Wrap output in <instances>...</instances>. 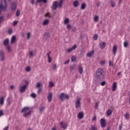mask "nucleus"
Instances as JSON below:
<instances>
[{"instance_id": "1", "label": "nucleus", "mask_w": 130, "mask_h": 130, "mask_svg": "<svg viewBox=\"0 0 130 130\" xmlns=\"http://www.w3.org/2000/svg\"><path fill=\"white\" fill-rule=\"evenodd\" d=\"M95 77L98 80L102 81L105 77V72L102 68H99L96 71Z\"/></svg>"}, {"instance_id": "2", "label": "nucleus", "mask_w": 130, "mask_h": 130, "mask_svg": "<svg viewBox=\"0 0 130 130\" xmlns=\"http://www.w3.org/2000/svg\"><path fill=\"white\" fill-rule=\"evenodd\" d=\"M29 109H30V108L28 107H25L21 110V113H23L22 115L23 117H28V116L31 115L32 111H29Z\"/></svg>"}, {"instance_id": "3", "label": "nucleus", "mask_w": 130, "mask_h": 130, "mask_svg": "<svg viewBox=\"0 0 130 130\" xmlns=\"http://www.w3.org/2000/svg\"><path fill=\"white\" fill-rule=\"evenodd\" d=\"M63 2V0H60L59 3L57 2V1L54 2L52 5L53 9L54 10H56L57 8H61Z\"/></svg>"}, {"instance_id": "4", "label": "nucleus", "mask_w": 130, "mask_h": 130, "mask_svg": "<svg viewBox=\"0 0 130 130\" xmlns=\"http://www.w3.org/2000/svg\"><path fill=\"white\" fill-rule=\"evenodd\" d=\"M8 7V4H7L6 0H2L1 5H0V15L2 14V11H7V8Z\"/></svg>"}, {"instance_id": "5", "label": "nucleus", "mask_w": 130, "mask_h": 130, "mask_svg": "<svg viewBox=\"0 0 130 130\" xmlns=\"http://www.w3.org/2000/svg\"><path fill=\"white\" fill-rule=\"evenodd\" d=\"M59 98L61 101H63L64 99L69 100L70 98V95L67 94H64V93L62 92L59 96Z\"/></svg>"}, {"instance_id": "6", "label": "nucleus", "mask_w": 130, "mask_h": 130, "mask_svg": "<svg viewBox=\"0 0 130 130\" xmlns=\"http://www.w3.org/2000/svg\"><path fill=\"white\" fill-rule=\"evenodd\" d=\"M81 106V98H77L75 103L76 108H79Z\"/></svg>"}, {"instance_id": "7", "label": "nucleus", "mask_w": 130, "mask_h": 130, "mask_svg": "<svg viewBox=\"0 0 130 130\" xmlns=\"http://www.w3.org/2000/svg\"><path fill=\"white\" fill-rule=\"evenodd\" d=\"M4 45L7 46V49L8 51L10 52V51H11V48H10V46H9V39H5L4 42Z\"/></svg>"}, {"instance_id": "8", "label": "nucleus", "mask_w": 130, "mask_h": 130, "mask_svg": "<svg viewBox=\"0 0 130 130\" xmlns=\"http://www.w3.org/2000/svg\"><path fill=\"white\" fill-rule=\"evenodd\" d=\"M26 89H27V85H24L20 87V93H23L26 91Z\"/></svg>"}, {"instance_id": "9", "label": "nucleus", "mask_w": 130, "mask_h": 130, "mask_svg": "<svg viewBox=\"0 0 130 130\" xmlns=\"http://www.w3.org/2000/svg\"><path fill=\"white\" fill-rule=\"evenodd\" d=\"M100 122H101V125L102 127L103 128L106 126V121H105V119L103 118L101 119L100 120Z\"/></svg>"}, {"instance_id": "10", "label": "nucleus", "mask_w": 130, "mask_h": 130, "mask_svg": "<svg viewBox=\"0 0 130 130\" xmlns=\"http://www.w3.org/2000/svg\"><path fill=\"white\" fill-rule=\"evenodd\" d=\"M99 45L101 49H104L105 46H106V43L105 42H101Z\"/></svg>"}, {"instance_id": "11", "label": "nucleus", "mask_w": 130, "mask_h": 130, "mask_svg": "<svg viewBox=\"0 0 130 130\" xmlns=\"http://www.w3.org/2000/svg\"><path fill=\"white\" fill-rule=\"evenodd\" d=\"M0 57L1 61H4L5 60V53L3 50L0 51Z\"/></svg>"}, {"instance_id": "12", "label": "nucleus", "mask_w": 130, "mask_h": 130, "mask_svg": "<svg viewBox=\"0 0 130 130\" xmlns=\"http://www.w3.org/2000/svg\"><path fill=\"white\" fill-rule=\"evenodd\" d=\"M77 48V45H74L72 47L69 48L67 50V51L69 53L72 52L74 50V49H76Z\"/></svg>"}, {"instance_id": "13", "label": "nucleus", "mask_w": 130, "mask_h": 130, "mask_svg": "<svg viewBox=\"0 0 130 130\" xmlns=\"http://www.w3.org/2000/svg\"><path fill=\"white\" fill-rule=\"evenodd\" d=\"M47 99L48 102H51V100H52V92H49L47 96Z\"/></svg>"}, {"instance_id": "14", "label": "nucleus", "mask_w": 130, "mask_h": 130, "mask_svg": "<svg viewBox=\"0 0 130 130\" xmlns=\"http://www.w3.org/2000/svg\"><path fill=\"white\" fill-rule=\"evenodd\" d=\"M117 52V46L115 45L113 47V52L114 53V55H116V52Z\"/></svg>"}, {"instance_id": "15", "label": "nucleus", "mask_w": 130, "mask_h": 130, "mask_svg": "<svg viewBox=\"0 0 130 130\" xmlns=\"http://www.w3.org/2000/svg\"><path fill=\"white\" fill-rule=\"evenodd\" d=\"M117 88V84L116 83V82H114L112 85V91H115Z\"/></svg>"}, {"instance_id": "16", "label": "nucleus", "mask_w": 130, "mask_h": 130, "mask_svg": "<svg viewBox=\"0 0 130 130\" xmlns=\"http://www.w3.org/2000/svg\"><path fill=\"white\" fill-rule=\"evenodd\" d=\"M50 53H51V52L50 51L47 53V55L48 56V62H49V63H51V58L50 57Z\"/></svg>"}, {"instance_id": "17", "label": "nucleus", "mask_w": 130, "mask_h": 130, "mask_svg": "<svg viewBox=\"0 0 130 130\" xmlns=\"http://www.w3.org/2000/svg\"><path fill=\"white\" fill-rule=\"evenodd\" d=\"M49 24V19H45L42 23L43 26H46Z\"/></svg>"}, {"instance_id": "18", "label": "nucleus", "mask_w": 130, "mask_h": 130, "mask_svg": "<svg viewBox=\"0 0 130 130\" xmlns=\"http://www.w3.org/2000/svg\"><path fill=\"white\" fill-rule=\"evenodd\" d=\"M78 117L79 119H82L84 117V113L83 112H79L78 113Z\"/></svg>"}, {"instance_id": "19", "label": "nucleus", "mask_w": 130, "mask_h": 130, "mask_svg": "<svg viewBox=\"0 0 130 130\" xmlns=\"http://www.w3.org/2000/svg\"><path fill=\"white\" fill-rule=\"evenodd\" d=\"M73 6L74 7V8H78V7H79V1L77 0L74 1L73 2Z\"/></svg>"}, {"instance_id": "20", "label": "nucleus", "mask_w": 130, "mask_h": 130, "mask_svg": "<svg viewBox=\"0 0 130 130\" xmlns=\"http://www.w3.org/2000/svg\"><path fill=\"white\" fill-rule=\"evenodd\" d=\"M16 8H17V4H16V3H13L11 7L12 11H14L16 10Z\"/></svg>"}, {"instance_id": "21", "label": "nucleus", "mask_w": 130, "mask_h": 130, "mask_svg": "<svg viewBox=\"0 0 130 130\" xmlns=\"http://www.w3.org/2000/svg\"><path fill=\"white\" fill-rule=\"evenodd\" d=\"M70 23V19H69V18H66L63 21V24L64 25H68Z\"/></svg>"}, {"instance_id": "22", "label": "nucleus", "mask_w": 130, "mask_h": 130, "mask_svg": "<svg viewBox=\"0 0 130 130\" xmlns=\"http://www.w3.org/2000/svg\"><path fill=\"white\" fill-rule=\"evenodd\" d=\"M94 54V50L91 51L90 52H89L87 54V56H88V57H91V56H92V55H93Z\"/></svg>"}, {"instance_id": "23", "label": "nucleus", "mask_w": 130, "mask_h": 130, "mask_svg": "<svg viewBox=\"0 0 130 130\" xmlns=\"http://www.w3.org/2000/svg\"><path fill=\"white\" fill-rule=\"evenodd\" d=\"M5 102V98L4 96H2L0 98V104L1 105H4V103Z\"/></svg>"}, {"instance_id": "24", "label": "nucleus", "mask_w": 130, "mask_h": 130, "mask_svg": "<svg viewBox=\"0 0 130 130\" xmlns=\"http://www.w3.org/2000/svg\"><path fill=\"white\" fill-rule=\"evenodd\" d=\"M78 72H79V74H80V75H82V74H83V67H82V66H79Z\"/></svg>"}, {"instance_id": "25", "label": "nucleus", "mask_w": 130, "mask_h": 130, "mask_svg": "<svg viewBox=\"0 0 130 130\" xmlns=\"http://www.w3.org/2000/svg\"><path fill=\"white\" fill-rule=\"evenodd\" d=\"M60 125H61L62 128L64 129V128H67V126L68 124H63V122H60Z\"/></svg>"}, {"instance_id": "26", "label": "nucleus", "mask_w": 130, "mask_h": 130, "mask_svg": "<svg viewBox=\"0 0 130 130\" xmlns=\"http://www.w3.org/2000/svg\"><path fill=\"white\" fill-rule=\"evenodd\" d=\"M50 37V34L49 32H46L44 35L45 39H47V38H49Z\"/></svg>"}, {"instance_id": "27", "label": "nucleus", "mask_w": 130, "mask_h": 130, "mask_svg": "<svg viewBox=\"0 0 130 130\" xmlns=\"http://www.w3.org/2000/svg\"><path fill=\"white\" fill-rule=\"evenodd\" d=\"M106 114L108 116L111 115V114H112V110H108V111L106 112Z\"/></svg>"}, {"instance_id": "28", "label": "nucleus", "mask_w": 130, "mask_h": 130, "mask_svg": "<svg viewBox=\"0 0 130 130\" xmlns=\"http://www.w3.org/2000/svg\"><path fill=\"white\" fill-rule=\"evenodd\" d=\"M15 41H16V36H13L11 38V43L13 44V43H15Z\"/></svg>"}, {"instance_id": "29", "label": "nucleus", "mask_w": 130, "mask_h": 130, "mask_svg": "<svg viewBox=\"0 0 130 130\" xmlns=\"http://www.w3.org/2000/svg\"><path fill=\"white\" fill-rule=\"evenodd\" d=\"M45 109V107H44V106L41 107L39 109L40 113H41V112H43V111H44Z\"/></svg>"}, {"instance_id": "30", "label": "nucleus", "mask_w": 130, "mask_h": 130, "mask_svg": "<svg viewBox=\"0 0 130 130\" xmlns=\"http://www.w3.org/2000/svg\"><path fill=\"white\" fill-rule=\"evenodd\" d=\"M81 10H85V9H86V4L82 3L81 4Z\"/></svg>"}, {"instance_id": "31", "label": "nucleus", "mask_w": 130, "mask_h": 130, "mask_svg": "<svg viewBox=\"0 0 130 130\" xmlns=\"http://www.w3.org/2000/svg\"><path fill=\"white\" fill-rule=\"evenodd\" d=\"M48 0H37L38 3H43L44 4H46Z\"/></svg>"}, {"instance_id": "32", "label": "nucleus", "mask_w": 130, "mask_h": 130, "mask_svg": "<svg viewBox=\"0 0 130 130\" xmlns=\"http://www.w3.org/2000/svg\"><path fill=\"white\" fill-rule=\"evenodd\" d=\"M53 86H54V83H53V82H52V81L49 82V88H52V87H53Z\"/></svg>"}, {"instance_id": "33", "label": "nucleus", "mask_w": 130, "mask_h": 130, "mask_svg": "<svg viewBox=\"0 0 130 130\" xmlns=\"http://www.w3.org/2000/svg\"><path fill=\"white\" fill-rule=\"evenodd\" d=\"M110 4L112 8H114V7H115V3H114V1H113V0L111 1Z\"/></svg>"}, {"instance_id": "34", "label": "nucleus", "mask_w": 130, "mask_h": 130, "mask_svg": "<svg viewBox=\"0 0 130 130\" xmlns=\"http://www.w3.org/2000/svg\"><path fill=\"white\" fill-rule=\"evenodd\" d=\"M29 55V57L31 58V57H33V56H34V53H33V52L32 51H30L29 52V53H28Z\"/></svg>"}, {"instance_id": "35", "label": "nucleus", "mask_w": 130, "mask_h": 130, "mask_svg": "<svg viewBox=\"0 0 130 130\" xmlns=\"http://www.w3.org/2000/svg\"><path fill=\"white\" fill-rule=\"evenodd\" d=\"M99 20V16H95L94 18V22H98V21Z\"/></svg>"}, {"instance_id": "36", "label": "nucleus", "mask_w": 130, "mask_h": 130, "mask_svg": "<svg viewBox=\"0 0 130 130\" xmlns=\"http://www.w3.org/2000/svg\"><path fill=\"white\" fill-rule=\"evenodd\" d=\"M42 86V84H41V83L38 82L37 83L36 88H40Z\"/></svg>"}, {"instance_id": "37", "label": "nucleus", "mask_w": 130, "mask_h": 130, "mask_svg": "<svg viewBox=\"0 0 130 130\" xmlns=\"http://www.w3.org/2000/svg\"><path fill=\"white\" fill-rule=\"evenodd\" d=\"M30 37H31V32H28L27 33V39H30Z\"/></svg>"}, {"instance_id": "38", "label": "nucleus", "mask_w": 130, "mask_h": 130, "mask_svg": "<svg viewBox=\"0 0 130 130\" xmlns=\"http://www.w3.org/2000/svg\"><path fill=\"white\" fill-rule=\"evenodd\" d=\"M97 127L95 126L94 125L93 126H91V128H90V130H97Z\"/></svg>"}, {"instance_id": "39", "label": "nucleus", "mask_w": 130, "mask_h": 130, "mask_svg": "<svg viewBox=\"0 0 130 130\" xmlns=\"http://www.w3.org/2000/svg\"><path fill=\"white\" fill-rule=\"evenodd\" d=\"M93 39H94V40H97V39H98V35L95 34L93 36Z\"/></svg>"}, {"instance_id": "40", "label": "nucleus", "mask_w": 130, "mask_h": 130, "mask_svg": "<svg viewBox=\"0 0 130 130\" xmlns=\"http://www.w3.org/2000/svg\"><path fill=\"white\" fill-rule=\"evenodd\" d=\"M77 59V58L75 56H72V58H71V61L74 62L75 60Z\"/></svg>"}, {"instance_id": "41", "label": "nucleus", "mask_w": 130, "mask_h": 130, "mask_svg": "<svg viewBox=\"0 0 130 130\" xmlns=\"http://www.w3.org/2000/svg\"><path fill=\"white\" fill-rule=\"evenodd\" d=\"M30 71H31V68H30V67H27L25 69L26 72H30Z\"/></svg>"}, {"instance_id": "42", "label": "nucleus", "mask_w": 130, "mask_h": 130, "mask_svg": "<svg viewBox=\"0 0 130 130\" xmlns=\"http://www.w3.org/2000/svg\"><path fill=\"white\" fill-rule=\"evenodd\" d=\"M125 117L126 119H128V118H129V114L126 113L125 115Z\"/></svg>"}, {"instance_id": "43", "label": "nucleus", "mask_w": 130, "mask_h": 130, "mask_svg": "<svg viewBox=\"0 0 130 130\" xmlns=\"http://www.w3.org/2000/svg\"><path fill=\"white\" fill-rule=\"evenodd\" d=\"M67 28L68 30H71V29H72V26L68 24L67 25Z\"/></svg>"}, {"instance_id": "44", "label": "nucleus", "mask_w": 130, "mask_h": 130, "mask_svg": "<svg viewBox=\"0 0 130 130\" xmlns=\"http://www.w3.org/2000/svg\"><path fill=\"white\" fill-rule=\"evenodd\" d=\"M12 33H13V29L12 28H9L8 29V34H12Z\"/></svg>"}, {"instance_id": "45", "label": "nucleus", "mask_w": 130, "mask_h": 130, "mask_svg": "<svg viewBox=\"0 0 130 130\" xmlns=\"http://www.w3.org/2000/svg\"><path fill=\"white\" fill-rule=\"evenodd\" d=\"M57 64L56 63H55L53 66V70H55L57 69Z\"/></svg>"}, {"instance_id": "46", "label": "nucleus", "mask_w": 130, "mask_h": 130, "mask_svg": "<svg viewBox=\"0 0 130 130\" xmlns=\"http://www.w3.org/2000/svg\"><path fill=\"white\" fill-rule=\"evenodd\" d=\"M31 97H32V98H36V94L34 93H32L30 94Z\"/></svg>"}, {"instance_id": "47", "label": "nucleus", "mask_w": 130, "mask_h": 130, "mask_svg": "<svg viewBox=\"0 0 130 130\" xmlns=\"http://www.w3.org/2000/svg\"><path fill=\"white\" fill-rule=\"evenodd\" d=\"M106 84V81H103L101 82V86H105Z\"/></svg>"}, {"instance_id": "48", "label": "nucleus", "mask_w": 130, "mask_h": 130, "mask_svg": "<svg viewBox=\"0 0 130 130\" xmlns=\"http://www.w3.org/2000/svg\"><path fill=\"white\" fill-rule=\"evenodd\" d=\"M20 11L17 10V11L16 12V17H19L20 16Z\"/></svg>"}, {"instance_id": "49", "label": "nucleus", "mask_w": 130, "mask_h": 130, "mask_svg": "<svg viewBox=\"0 0 130 130\" xmlns=\"http://www.w3.org/2000/svg\"><path fill=\"white\" fill-rule=\"evenodd\" d=\"M128 44V43H127V42H124V44H123L124 47H127Z\"/></svg>"}, {"instance_id": "50", "label": "nucleus", "mask_w": 130, "mask_h": 130, "mask_svg": "<svg viewBox=\"0 0 130 130\" xmlns=\"http://www.w3.org/2000/svg\"><path fill=\"white\" fill-rule=\"evenodd\" d=\"M45 17H48V18H51V16H50L49 13H47V14H46Z\"/></svg>"}, {"instance_id": "51", "label": "nucleus", "mask_w": 130, "mask_h": 130, "mask_svg": "<svg viewBox=\"0 0 130 130\" xmlns=\"http://www.w3.org/2000/svg\"><path fill=\"white\" fill-rule=\"evenodd\" d=\"M4 115V110H0V116H3Z\"/></svg>"}, {"instance_id": "52", "label": "nucleus", "mask_w": 130, "mask_h": 130, "mask_svg": "<svg viewBox=\"0 0 130 130\" xmlns=\"http://www.w3.org/2000/svg\"><path fill=\"white\" fill-rule=\"evenodd\" d=\"M100 63L102 66H104L105 64V60H101Z\"/></svg>"}, {"instance_id": "53", "label": "nucleus", "mask_w": 130, "mask_h": 130, "mask_svg": "<svg viewBox=\"0 0 130 130\" xmlns=\"http://www.w3.org/2000/svg\"><path fill=\"white\" fill-rule=\"evenodd\" d=\"M42 92V89L41 88H39L38 90V93L39 94Z\"/></svg>"}, {"instance_id": "54", "label": "nucleus", "mask_w": 130, "mask_h": 130, "mask_svg": "<svg viewBox=\"0 0 130 130\" xmlns=\"http://www.w3.org/2000/svg\"><path fill=\"white\" fill-rule=\"evenodd\" d=\"M17 24H18V21H14L13 23V26H16V25H17Z\"/></svg>"}, {"instance_id": "55", "label": "nucleus", "mask_w": 130, "mask_h": 130, "mask_svg": "<svg viewBox=\"0 0 130 130\" xmlns=\"http://www.w3.org/2000/svg\"><path fill=\"white\" fill-rule=\"evenodd\" d=\"M70 62V60H67L64 62V64H68Z\"/></svg>"}, {"instance_id": "56", "label": "nucleus", "mask_w": 130, "mask_h": 130, "mask_svg": "<svg viewBox=\"0 0 130 130\" xmlns=\"http://www.w3.org/2000/svg\"><path fill=\"white\" fill-rule=\"evenodd\" d=\"M109 66H110V67H111V66H113V63H112L111 62V61L110 60L109 61Z\"/></svg>"}, {"instance_id": "57", "label": "nucleus", "mask_w": 130, "mask_h": 130, "mask_svg": "<svg viewBox=\"0 0 130 130\" xmlns=\"http://www.w3.org/2000/svg\"><path fill=\"white\" fill-rule=\"evenodd\" d=\"M3 20H4V17H0V24L2 22H3Z\"/></svg>"}, {"instance_id": "58", "label": "nucleus", "mask_w": 130, "mask_h": 130, "mask_svg": "<svg viewBox=\"0 0 130 130\" xmlns=\"http://www.w3.org/2000/svg\"><path fill=\"white\" fill-rule=\"evenodd\" d=\"M97 120V118L96 117V116H94L93 117V118H92V120L93 121H95V120Z\"/></svg>"}, {"instance_id": "59", "label": "nucleus", "mask_w": 130, "mask_h": 130, "mask_svg": "<svg viewBox=\"0 0 130 130\" xmlns=\"http://www.w3.org/2000/svg\"><path fill=\"white\" fill-rule=\"evenodd\" d=\"M9 129V126H6L3 130H8Z\"/></svg>"}, {"instance_id": "60", "label": "nucleus", "mask_w": 130, "mask_h": 130, "mask_svg": "<svg viewBox=\"0 0 130 130\" xmlns=\"http://www.w3.org/2000/svg\"><path fill=\"white\" fill-rule=\"evenodd\" d=\"M70 70H71V71H73V70H74V66H70Z\"/></svg>"}, {"instance_id": "61", "label": "nucleus", "mask_w": 130, "mask_h": 130, "mask_svg": "<svg viewBox=\"0 0 130 130\" xmlns=\"http://www.w3.org/2000/svg\"><path fill=\"white\" fill-rule=\"evenodd\" d=\"M98 105H99L98 103H95V107L96 108H97V107H98Z\"/></svg>"}, {"instance_id": "62", "label": "nucleus", "mask_w": 130, "mask_h": 130, "mask_svg": "<svg viewBox=\"0 0 130 130\" xmlns=\"http://www.w3.org/2000/svg\"><path fill=\"white\" fill-rule=\"evenodd\" d=\"M25 85H26V86H28V85L29 84V82L27 81H25Z\"/></svg>"}, {"instance_id": "63", "label": "nucleus", "mask_w": 130, "mask_h": 130, "mask_svg": "<svg viewBox=\"0 0 130 130\" xmlns=\"http://www.w3.org/2000/svg\"><path fill=\"white\" fill-rule=\"evenodd\" d=\"M122 1H123V0H119L118 4H119V5H120V4H121V3H122Z\"/></svg>"}, {"instance_id": "64", "label": "nucleus", "mask_w": 130, "mask_h": 130, "mask_svg": "<svg viewBox=\"0 0 130 130\" xmlns=\"http://www.w3.org/2000/svg\"><path fill=\"white\" fill-rule=\"evenodd\" d=\"M52 130H56V127H53L52 128Z\"/></svg>"}]
</instances>
